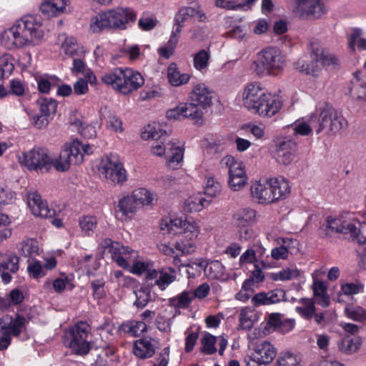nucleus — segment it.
Wrapping results in <instances>:
<instances>
[{"instance_id":"6ab92c4d","label":"nucleus","mask_w":366,"mask_h":366,"mask_svg":"<svg viewBox=\"0 0 366 366\" xmlns=\"http://www.w3.org/2000/svg\"><path fill=\"white\" fill-rule=\"evenodd\" d=\"M112 259L121 267L124 269L130 268L131 264L137 257V251L130 247L122 246L120 244H115L113 246Z\"/></svg>"},{"instance_id":"09e8293b","label":"nucleus","mask_w":366,"mask_h":366,"mask_svg":"<svg viewBox=\"0 0 366 366\" xmlns=\"http://www.w3.org/2000/svg\"><path fill=\"white\" fill-rule=\"evenodd\" d=\"M73 164L70 160L67 151L64 146L61 147L60 153L56 158L52 157L51 167H54L57 171H67L70 166Z\"/></svg>"},{"instance_id":"423d86ee","label":"nucleus","mask_w":366,"mask_h":366,"mask_svg":"<svg viewBox=\"0 0 366 366\" xmlns=\"http://www.w3.org/2000/svg\"><path fill=\"white\" fill-rule=\"evenodd\" d=\"M136 18L134 12L128 9L118 8L99 14L91 19L90 30L98 33L106 28L125 29L126 26Z\"/></svg>"},{"instance_id":"bb28decb","label":"nucleus","mask_w":366,"mask_h":366,"mask_svg":"<svg viewBox=\"0 0 366 366\" xmlns=\"http://www.w3.org/2000/svg\"><path fill=\"white\" fill-rule=\"evenodd\" d=\"M167 79L171 86L179 87L187 84L191 79V75L182 72L175 63H171L167 69Z\"/></svg>"},{"instance_id":"b1692460","label":"nucleus","mask_w":366,"mask_h":366,"mask_svg":"<svg viewBox=\"0 0 366 366\" xmlns=\"http://www.w3.org/2000/svg\"><path fill=\"white\" fill-rule=\"evenodd\" d=\"M184 152V149L180 142H167V152L165 156L167 165L172 169H177L183 161Z\"/></svg>"},{"instance_id":"603ef678","label":"nucleus","mask_w":366,"mask_h":366,"mask_svg":"<svg viewBox=\"0 0 366 366\" xmlns=\"http://www.w3.org/2000/svg\"><path fill=\"white\" fill-rule=\"evenodd\" d=\"M14 57L9 54L0 56V81L11 74L14 69Z\"/></svg>"},{"instance_id":"4be33fe9","label":"nucleus","mask_w":366,"mask_h":366,"mask_svg":"<svg viewBox=\"0 0 366 366\" xmlns=\"http://www.w3.org/2000/svg\"><path fill=\"white\" fill-rule=\"evenodd\" d=\"M27 320L21 315H17L14 319L5 315L0 318V330H7L15 337L19 336L25 329Z\"/></svg>"},{"instance_id":"aec40b11","label":"nucleus","mask_w":366,"mask_h":366,"mask_svg":"<svg viewBox=\"0 0 366 366\" xmlns=\"http://www.w3.org/2000/svg\"><path fill=\"white\" fill-rule=\"evenodd\" d=\"M134 199L131 194L121 197L116 207V215L119 216L122 221L132 219V216L139 210Z\"/></svg>"},{"instance_id":"69168bd1","label":"nucleus","mask_w":366,"mask_h":366,"mask_svg":"<svg viewBox=\"0 0 366 366\" xmlns=\"http://www.w3.org/2000/svg\"><path fill=\"white\" fill-rule=\"evenodd\" d=\"M39 251V244L34 239H27L21 243V252L25 257L36 254Z\"/></svg>"},{"instance_id":"4468645a","label":"nucleus","mask_w":366,"mask_h":366,"mask_svg":"<svg viewBox=\"0 0 366 366\" xmlns=\"http://www.w3.org/2000/svg\"><path fill=\"white\" fill-rule=\"evenodd\" d=\"M276 355L274 346L264 341L256 345L251 355L245 357L244 362L247 366H266L272 362Z\"/></svg>"},{"instance_id":"8fccbe9b","label":"nucleus","mask_w":366,"mask_h":366,"mask_svg":"<svg viewBox=\"0 0 366 366\" xmlns=\"http://www.w3.org/2000/svg\"><path fill=\"white\" fill-rule=\"evenodd\" d=\"M346 217L343 216L340 217H332L330 216L327 218L326 220V234L331 235L333 233H342L344 231V224L345 222Z\"/></svg>"},{"instance_id":"052dcab7","label":"nucleus","mask_w":366,"mask_h":366,"mask_svg":"<svg viewBox=\"0 0 366 366\" xmlns=\"http://www.w3.org/2000/svg\"><path fill=\"white\" fill-rule=\"evenodd\" d=\"M205 266V261L203 259H195L184 264L185 272L188 278L195 277L201 273V269Z\"/></svg>"},{"instance_id":"338daca9","label":"nucleus","mask_w":366,"mask_h":366,"mask_svg":"<svg viewBox=\"0 0 366 366\" xmlns=\"http://www.w3.org/2000/svg\"><path fill=\"white\" fill-rule=\"evenodd\" d=\"M167 152V142H165L164 137L152 143L150 152L153 156L163 157L166 156Z\"/></svg>"},{"instance_id":"5701e85b","label":"nucleus","mask_w":366,"mask_h":366,"mask_svg":"<svg viewBox=\"0 0 366 366\" xmlns=\"http://www.w3.org/2000/svg\"><path fill=\"white\" fill-rule=\"evenodd\" d=\"M126 284L133 287V294L136 297L134 304L137 307H144L151 300L150 289L144 285L137 284L135 280L131 277H124Z\"/></svg>"},{"instance_id":"37998d69","label":"nucleus","mask_w":366,"mask_h":366,"mask_svg":"<svg viewBox=\"0 0 366 366\" xmlns=\"http://www.w3.org/2000/svg\"><path fill=\"white\" fill-rule=\"evenodd\" d=\"M206 199L200 194L189 197L184 203V209L187 212H197L203 209Z\"/></svg>"},{"instance_id":"c85d7f7f","label":"nucleus","mask_w":366,"mask_h":366,"mask_svg":"<svg viewBox=\"0 0 366 366\" xmlns=\"http://www.w3.org/2000/svg\"><path fill=\"white\" fill-rule=\"evenodd\" d=\"M298 242L292 239H283L282 244L274 247L271 250V257L274 260H286L289 254H292L294 251L298 250Z\"/></svg>"},{"instance_id":"a19ab883","label":"nucleus","mask_w":366,"mask_h":366,"mask_svg":"<svg viewBox=\"0 0 366 366\" xmlns=\"http://www.w3.org/2000/svg\"><path fill=\"white\" fill-rule=\"evenodd\" d=\"M177 278L175 269L173 267L163 268L159 272V277L156 280V285L161 290H164Z\"/></svg>"},{"instance_id":"49530a36","label":"nucleus","mask_w":366,"mask_h":366,"mask_svg":"<svg viewBox=\"0 0 366 366\" xmlns=\"http://www.w3.org/2000/svg\"><path fill=\"white\" fill-rule=\"evenodd\" d=\"M360 72L355 74V81L352 82V87L350 89L352 96L358 99H366V77L359 78Z\"/></svg>"},{"instance_id":"c756f323","label":"nucleus","mask_w":366,"mask_h":366,"mask_svg":"<svg viewBox=\"0 0 366 366\" xmlns=\"http://www.w3.org/2000/svg\"><path fill=\"white\" fill-rule=\"evenodd\" d=\"M149 337L136 340L133 345V353L139 358L145 359L152 357L155 352V344Z\"/></svg>"},{"instance_id":"a878e982","label":"nucleus","mask_w":366,"mask_h":366,"mask_svg":"<svg viewBox=\"0 0 366 366\" xmlns=\"http://www.w3.org/2000/svg\"><path fill=\"white\" fill-rule=\"evenodd\" d=\"M69 0H44L40 10L48 16H56L66 13L69 10Z\"/></svg>"},{"instance_id":"dca6fc26","label":"nucleus","mask_w":366,"mask_h":366,"mask_svg":"<svg viewBox=\"0 0 366 366\" xmlns=\"http://www.w3.org/2000/svg\"><path fill=\"white\" fill-rule=\"evenodd\" d=\"M296 151V143L290 139H284L275 144L272 156L280 164L288 165L294 159Z\"/></svg>"},{"instance_id":"393cba45","label":"nucleus","mask_w":366,"mask_h":366,"mask_svg":"<svg viewBox=\"0 0 366 366\" xmlns=\"http://www.w3.org/2000/svg\"><path fill=\"white\" fill-rule=\"evenodd\" d=\"M259 213L251 207H244L237 209L232 216L237 227L251 226L259 219Z\"/></svg>"},{"instance_id":"79ce46f5","label":"nucleus","mask_w":366,"mask_h":366,"mask_svg":"<svg viewBox=\"0 0 366 366\" xmlns=\"http://www.w3.org/2000/svg\"><path fill=\"white\" fill-rule=\"evenodd\" d=\"M362 343L361 337L356 336L352 338L346 337L338 344L339 350L345 354L356 352Z\"/></svg>"},{"instance_id":"9d476101","label":"nucleus","mask_w":366,"mask_h":366,"mask_svg":"<svg viewBox=\"0 0 366 366\" xmlns=\"http://www.w3.org/2000/svg\"><path fill=\"white\" fill-rule=\"evenodd\" d=\"M159 229L163 234H183L189 232L196 236L200 234V226L193 219H187L177 216H167L162 218L159 222Z\"/></svg>"},{"instance_id":"680f3d73","label":"nucleus","mask_w":366,"mask_h":366,"mask_svg":"<svg viewBox=\"0 0 366 366\" xmlns=\"http://www.w3.org/2000/svg\"><path fill=\"white\" fill-rule=\"evenodd\" d=\"M192 298L193 295L192 293L183 292L177 297L171 299L170 303L177 308H186L189 305Z\"/></svg>"},{"instance_id":"39448f33","label":"nucleus","mask_w":366,"mask_h":366,"mask_svg":"<svg viewBox=\"0 0 366 366\" xmlns=\"http://www.w3.org/2000/svg\"><path fill=\"white\" fill-rule=\"evenodd\" d=\"M102 81L123 94L137 90L144 84L142 74L130 68L116 69L114 72L102 76Z\"/></svg>"},{"instance_id":"473e14b6","label":"nucleus","mask_w":366,"mask_h":366,"mask_svg":"<svg viewBox=\"0 0 366 366\" xmlns=\"http://www.w3.org/2000/svg\"><path fill=\"white\" fill-rule=\"evenodd\" d=\"M316 117L312 113L305 120H297L292 126V129L295 134L309 136L313 131L316 133Z\"/></svg>"},{"instance_id":"e433bc0d","label":"nucleus","mask_w":366,"mask_h":366,"mask_svg":"<svg viewBox=\"0 0 366 366\" xmlns=\"http://www.w3.org/2000/svg\"><path fill=\"white\" fill-rule=\"evenodd\" d=\"M184 118H189L196 124H202L204 109L193 101L189 103H182Z\"/></svg>"},{"instance_id":"412c9836","label":"nucleus","mask_w":366,"mask_h":366,"mask_svg":"<svg viewBox=\"0 0 366 366\" xmlns=\"http://www.w3.org/2000/svg\"><path fill=\"white\" fill-rule=\"evenodd\" d=\"M189 97L190 101L206 109L212 104V93L205 84L197 83L194 85Z\"/></svg>"},{"instance_id":"0e129e2a","label":"nucleus","mask_w":366,"mask_h":366,"mask_svg":"<svg viewBox=\"0 0 366 366\" xmlns=\"http://www.w3.org/2000/svg\"><path fill=\"white\" fill-rule=\"evenodd\" d=\"M204 190L207 195L217 197L222 191V186L213 177H208L206 179Z\"/></svg>"},{"instance_id":"1a4fd4ad","label":"nucleus","mask_w":366,"mask_h":366,"mask_svg":"<svg viewBox=\"0 0 366 366\" xmlns=\"http://www.w3.org/2000/svg\"><path fill=\"white\" fill-rule=\"evenodd\" d=\"M98 172L100 178L111 184L122 185L127 179L126 169L114 155L104 157L99 163Z\"/></svg>"},{"instance_id":"6e6552de","label":"nucleus","mask_w":366,"mask_h":366,"mask_svg":"<svg viewBox=\"0 0 366 366\" xmlns=\"http://www.w3.org/2000/svg\"><path fill=\"white\" fill-rule=\"evenodd\" d=\"M90 332L89 325L85 322H80L71 326L64 335V344L71 351L79 355L89 352L91 346L88 340Z\"/></svg>"},{"instance_id":"6e6d98bb","label":"nucleus","mask_w":366,"mask_h":366,"mask_svg":"<svg viewBox=\"0 0 366 366\" xmlns=\"http://www.w3.org/2000/svg\"><path fill=\"white\" fill-rule=\"evenodd\" d=\"M349 46L351 49L354 50L355 46L360 51L366 50V39L362 37V31L358 29H355L349 39Z\"/></svg>"},{"instance_id":"c03bdc74","label":"nucleus","mask_w":366,"mask_h":366,"mask_svg":"<svg viewBox=\"0 0 366 366\" xmlns=\"http://www.w3.org/2000/svg\"><path fill=\"white\" fill-rule=\"evenodd\" d=\"M201 13L199 7L193 8L189 6L181 8L174 18L175 25L177 26L176 31L179 32L183 26V24L189 18L195 15V14Z\"/></svg>"},{"instance_id":"f257e3e1","label":"nucleus","mask_w":366,"mask_h":366,"mask_svg":"<svg viewBox=\"0 0 366 366\" xmlns=\"http://www.w3.org/2000/svg\"><path fill=\"white\" fill-rule=\"evenodd\" d=\"M42 24L37 16L27 15L1 35V44L9 50L38 45L44 38Z\"/></svg>"},{"instance_id":"2f4dec72","label":"nucleus","mask_w":366,"mask_h":366,"mask_svg":"<svg viewBox=\"0 0 366 366\" xmlns=\"http://www.w3.org/2000/svg\"><path fill=\"white\" fill-rule=\"evenodd\" d=\"M273 202L286 198L290 193V187L289 182L283 178L269 179Z\"/></svg>"},{"instance_id":"0eeeda50","label":"nucleus","mask_w":366,"mask_h":366,"mask_svg":"<svg viewBox=\"0 0 366 366\" xmlns=\"http://www.w3.org/2000/svg\"><path fill=\"white\" fill-rule=\"evenodd\" d=\"M310 47L311 62L309 64L303 59L298 60L295 66L299 71L316 77L324 66L338 64L337 58L325 50L317 41H312Z\"/></svg>"},{"instance_id":"f3484780","label":"nucleus","mask_w":366,"mask_h":366,"mask_svg":"<svg viewBox=\"0 0 366 366\" xmlns=\"http://www.w3.org/2000/svg\"><path fill=\"white\" fill-rule=\"evenodd\" d=\"M63 146L67 151L69 157L74 165L81 164L84 162L85 155L92 154L93 152L89 144H84L76 139L64 143Z\"/></svg>"},{"instance_id":"ddd939ff","label":"nucleus","mask_w":366,"mask_h":366,"mask_svg":"<svg viewBox=\"0 0 366 366\" xmlns=\"http://www.w3.org/2000/svg\"><path fill=\"white\" fill-rule=\"evenodd\" d=\"M292 11L301 19L320 18L326 13L322 0H292Z\"/></svg>"},{"instance_id":"ea45409f","label":"nucleus","mask_w":366,"mask_h":366,"mask_svg":"<svg viewBox=\"0 0 366 366\" xmlns=\"http://www.w3.org/2000/svg\"><path fill=\"white\" fill-rule=\"evenodd\" d=\"M19 269V258L16 255L0 251V272L9 271L15 273Z\"/></svg>"},{"instance_id":"3c124183","label":"nucleus","mask_w":366,"mask_h":366,"mask_svg":"<svg viewBox=\"0 0 366 366\" xmlns=\"http://www.w3.org/2000/svg\"><path fill=\"white\" fill-rule=\"evenodd\" d=\"M211 57L209 50L202 49L196 53L193 56V66L199 71H205L208 66Z\"/></svg>"},{"instance_id":"4d7b16f0","label":"nucleus","mask_w":366,"mask_h":366,"mask_svg":"<svg viewBox=\"0 0 366 366\" xmlns=\"http://www.w3.org/2000/svg\"><path fill=\"white\" fill-rule=\"evenodd\" d=\"M153 266L152 262L150 261H145L142 258L139 253L137 254V257L135 258V260L132 262L131 264L130 268L129 270L130 272L135 274H141L145 272L149 268H151Z\"/></svg>"},{"instance_id":"f03ea898","label":"nucleus","mask_w":366,"mask_h":366,"mask_svg":"<svg viewBox=\"0 0 366 366\" xmlns=\"http://www.w3.org/2000/svg\"><path fill=\"white\" fill-rule=\"evenodd\" d=\"M244 106L261 117H271L279 112L280 102L259 82L247 84L242 92Z\"/></svg>"},{"instance_id":"774afa93","label":"nucleus","mask_w":366,"mask_h":366,"mask_svg":"<svg viewBox=\"0 0 366 366\" xmlns=\"http://www.w3.org/2000/svg\"><path fill=\"white\" fill-rule=\"evenodd\" d=\"M276 364L277 366H300L298 357L290 352L280 356Z\"/></svg>"},{"instance_id":"72a5a7b5","label":"nucleus","mask_w":366,"mask_h":366,"mask_svg":"<svg viewBox=\"0 0 366 366\" xmlns=\"http://www.w3.org/2000/svg\"><path fill=\"white\" fill-rule=\"evenodd\" d=\"M199 234L194 236L189 232H184V239L175 243L176 249L184 255L193 254L197 249L196 239Z\"/></svg>"},{"instance_id":"c9c22d12","label":"nucleus","mask_w":366,"mask_h":366,"mask_svg":"<svg viewBox=\"0 0 366 366\" xmlns=\"http://www.w3.org/2000/svg\"><path fill=\"white\" fill-rule=\"evenodd\" d=\"M100 116L102 120H105L107 129L115 133H122L124 132L121 119L112 114L107 107L101 109Z\"/></svg>"},{"instance_id":"a18cd8bd","label":"nucleus","mask_w":366,"mask_h":366,"mask_svg":"<svg viewBox=\"0 0 366 366\" xmlns=\"http://www.w3.org/2000/svg\"><path fill=\"white\" fill-rule=\"evenodd\" d=\"M299 303L300 305L295 307L297 312L305 319L311 320L316 310L314 300L309 298H302Z\"/></svg>"},{"instance_id":"864d4df0","label":"nucleus","mask_w":366,"mask_h":366,"mask_svg":"<svg viewBox=\"0 0 366 366\" xmlns=\"http://www.w3.org/2000/svg\"><path fill=\"white\" fill-rule=\"evenodd\" d=\"M73 66L71 68V72L73 74H84L86 73V78L88 81L92 84L95 83L97 81V78L95 75L92 72H86L87 67L84 61L82 60V57L74 56L73 57Z\"/></svg>"},{"instance_id":"a211bd4d","label":"nucleus","mask_w":366,"mask_h":366,"mask_svg":"<svg viewBox=\"0 0 366 366\" xmlns=\"http://www.w3.org/2000/svg\"><path fill=\"white\" fill-rule=\"evenodd\" d=\"M250 193L252 199L259 204H268L274 202L269 179L264 182H252Z\"/></svg>"},{"instance_id":"f704fd0d","label":"nucleus","mask_w":366,"mask_h":366,"mask_svg":"<svg viewBox=\"0 0 366 366\" xmlns=\"http://www.w3.org/2000/svg\"><path fill=\"white\" fill-rule=\"evenodd\" d=\"M204 271V274L210 280L225 281L228 279V275L224 272V265L217 260L212 261L209 263L205 262Z\"/></svg>"},{"instance_id":"7c9ffc66","label":"nucleus","mask_w":366,"mask_h":366,"mask_svg":"<svg viewBox=\"0 0 366 366\" xmlns=\"http://www.w3.org/2000/svg\"><path fill=\"white\" fill-rule=\"evenodd\" d=\"M60 53L69 57H83L84 51L83 47L73 36H66L61 44Z\"/></svg>"},{"instance_id":"e2e57ef3","label":"nucleus","mask_w":366,"mask_h":366,"mask_svg":"<svg viewBox=\"0 0 366 366\" xmlns=\"http://www.w3.org/2000/svg\"><path fill=\"white\" fill-rule=\"evenodd\" d=\"M217 341V340L216 337L209 333L204 334L201 340L202 345V352L207 355H211L216 352L217 348L215 347V344Z\"/></svg>"},{"instance_id":"f8f14e48","label":"nucleus","mask_w":366,"mask_h":366,"mask_svg":"<svg viewBox=\"0 0 366 366\" xmlns=\"http://www.w3.org/2000/svg\"><path fill=\"white\" fill-rule=\"evenodd\" d=\"M19 161L29 169L49 171L51 168L52 157L47 149L36 147L23 153L19 156Z\"/></svg>"},{"instance_id":"20e7f679","label":"nucleus","mask_w":366,"mask_h":366,"mask_svg":"<svg viewBox=\"0 0 366 366\" xmlns=\"http://www.w3.org/2000/svg\"><path fill=\"white\" fill-rule=\"evenodd\" d=\"M286 64L285 56L277 47L268 46L257 54V59L251 65V69L257 75L276 76L281 72Z\"/></svg>"},{"instance_id":"4c0bfd02","label":"nucleus","mask_w":366,"mask_h":366,"mask_svg":"<svg viewBox=\"0 0 366 366\" xmlns=\"http://www.w3.org/2000/svg\"><path fill=\"white\" fill-rule=\"evenodd\" d=\"M257 312L252 307H244L240 310L238 329H250L255 322L259 320Z\"/></svg>"},{"instance_id":"bf43d9fd","label":"nucleus","mask_w":366,"mask_h":366,"mask_svg":"<svg viewBox=\"0 0 366 366\" xmlns=\"http://www.w3.org/2000/svg\"><path fill=\"white\" fill-rule=\"evenodd\" d=\"M79 264L82 269H85L86 273L90 275L99 268V263L97 259L90 254L82 257L79 260Z\"/></svg>"},{"instance_id":"13d9d810","label":"nucleus","mask_w":366,"mask_h":366,"mask_svg":"<svg viewBox=\"0 0 366 366\" xmlns=\"http://www.w3.org/2000/svg\"><path fill=\"white\" fill-rule=\"evenodd\" d=\"M97 223V219L94 216H84L79 219V224L81 232L86 235H90L94 232Z\"/></svg>"},{"instance_id":"2eb2a0df","label":"nucleus","mask_w":366,"mask_h":366,"mask_svg":"<svg viewBox=\"0 0 366 366\" xmlns=\"http://www.w3.org/2000/svg\"><path fill=\"white\" fill-rule=\"evenodd\" d=\"M40 114L31 117L32 124L38 129L46 127L56 112L58 103L51 98H42L38 101Z\"/></svg>"},{"instance_id":"5fc2aeb1","label":"nucleus","mask_w":366,"mask_h":366,"mask_svg":"<svg viewBox=\"0 0 366 366\" xmlns=\"http://www.w3.org/2000/svg\"><path fill=\"white\" fill-rule=\"evenodd\" d=\"M344 312L348 318L354 321L364 322L366 320V311L361 307L349 305L345 307Z\"/></svg>"},{"instance_id":"9b49d317","label":"nucleus","mask_w":366,"mask_h":366,"mask_svg":"<svg viewBox=\"0 0 366 366\" xmlns=\"http://www.w3.org/2000/svg\"><path fill=\"white\" fill-rule=\"evenodd\" d=\"M220 164L229 169L228 185L232 191H240L246 186L248 177L242 162L231 155H226L220 160Z\"/></svg>"},{"instance_id":"cd10ccee","label":"nucleus","mask_w":366,"mask_h":366,"mask_svg":"<svg viewBox=\"0 0 366 366\" xmlns=\"http://www.w3.org/2000/svg\"><path fill=\"white\" fill-rule=\"evenodd\" d=\"M131 194L134 199L139 209L145 207H152L157 204V195L144 187H139L134 189Z\"/></svg>"},{"instance_id":"de8ad7c7","label":"nucleus","mask_w":366,"mask_h":366,"mask_svg":"<svg viewBox=\"0 0 366 366\" xmlns=\"http://www.w3.org/2000/svg\"><path fill=\"white\" fill-rule=\"evenodd\" d=\"M302 272L295 266L283 268L272 274V278L275 281H287L298 278Z\"/></svg>"},{"instance_id":"7ed1b4c3","label":"nucleus","mask_w":366,"mask_h":366,"mask_svg":"<svg viewBox=\"0 0 366 366\" xmlns=\"http://www.w3.org/2000/svg\"><path fill=\"white\" fill-rule=\"evenodd\" d=\"M316 117V134L325 131L329 136H335L347 127V121L331 105L321 103L313 112Z\"/></svg>"},{"instance_id":"58836bf2","label":"nucleus","mask_w":366,"mask_h":366,"mask_svg":"<svg viewBox=\"0 0 366 366\" xmlns=\"http://www.w3.org/2000/svg\"><path fill=\"white\" fill-rule=\"evenodd\" d=\"M167 135V132L164 130L159 124H147L142 130L141 137L144 141H157Z\"/></svg>"}]
</instances>
